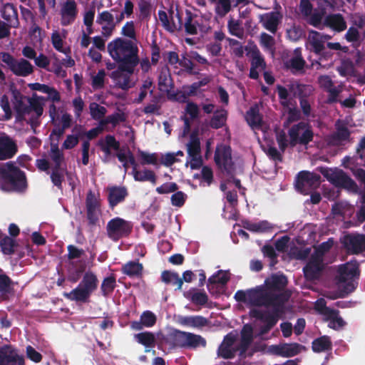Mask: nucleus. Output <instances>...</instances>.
<instances>
[{
	"mask_svg": "<svg viewBox=\"0 0 365 365\" xmlns=\"http://www.w3.org/2000/svg\"><path fill=\"white\" fill-rule=\"evenodd\" d=\"M107 48L111 58L120 63L122 69L135 68L139 63L138 48L131 40L116 38L108 43Z\"/></svg>",
	"mask_w": 365,
	"mask_h": 365,
	"instance_id": "f257e3e1",
	"label": "nucleus"
},
{
	"mask_svg": "<svg viewBox=\"0 0 365 365\" xmlns=\"http://www.w3.org/2000/svg\"><path fill=\"white\" fill-rule=\"evenodd\" d=\"M288 283L287 277L283 274H273L264 281V285L257 286L263 295L264 304L270 302L285 304L289 299L291 294L288 291H284Z\"/></svg>",
	"mask_w": 365,
	"mask_h": 365,
	"instance_id": "f03ea898",
	"label": "nucleus"
},
{
	"mask_svg": "<svg viewBox=\"0 0 365 365\" xmlns=\"http://www.w3.org/2000/svg\"><path fill=\"white\" fill-rule=\"evenodd\" d=\"M98 279L96 274L91 272H86L78 286L70 292H64L63 297L76 303H88L92 294L98 287Z\"/></svg>",
	"mask_w": 365,
	"mask_h": 365,
	"instance_id": "7ed1b4c3",
	"label": "nucleus"
},
{
	"mask_svg": "<svg viewBox=\"0 0 365 365\" xmlns=\"http://www.w3.org/2000/svg\"><path fill=\"white\" fill-rule=\"evenodd\" d=\"M317 170L334 187L356 192L358 185L343 170L338 168L318 167Z\"/></svg>",
	"mask_w": 365,
	"mask_h": 365,
	"instance_id": "20e7f679",
	"label": "nucleus"
},
{
	"mask_svg": "<svg viewBox=\"0 0 365 365\" xmlns=\"http://www.w3.org/2000/svg\"><path fill=\"white\" fill-rule=\"evenodd\" d=\"M170 338L174 346L182 349H196L200 346L205 347L207 345L205 339L202 336L178 329L173 331Z\"/></svg>",
	"mask_w": 365,
	"mask_h": 365,
	"instance_id": "39448f33",
	"label": "nucleus"
},
{
	"mask_svg": "<svg viewBox=\"0 0 365 365\" xmlns=\"http://www.w3.org/2000/svg\"><path fill=\"white\" fill-rule=\"evenodd\" d=\"M256 307L272 308L271 312L264 311L262 319L260 320L264 324L259 327V333L260 335L267 334L277 324L279 319L284 313L285 304L270 302L269 304L257 305Z\"/></svg>",
	"mask_w": 365,
	"mask_h": 365,
	"instance_id": "423d86ee",
	"label": "nucleus"
},
{
	"mask_svg": "<svg viewBox=\"0 0 365 365\" xmlns=\"http://www.w3.org/2000/svg\"><path fill=\"white\" fill-rule=\"evenodd\" d=\"M133 230V223L120 217L109 220L106 225L107 236L113 241L127 237Z\"/></svg>",
	"mask_w": 365,
	"mask_h": 365,
	"instance_id": "0eeeda50",
	"label": "nucleus"
},
{
	"mask_svg": "<svg viewBox=\"0 0 365 365\" xmlns=\"http://www.w3.org/2000/svg\"><path fill=\"white\" fill-rule=\"evenodd\" d=\"M1 56L2 61L15 76L26 77L33 73L34 66L28 60H18L8 52H1Z\"/></svg>",
	"mask_w": 365,
	"mask_h": 365,
	"instance_id": "6e6552de",
	"label": "nucleus"
},
{
	"mask_svg": "<svg viewBox=\"0 0 365 365\" xmlns=\"http://www.w3.org/2000/svg\"><path fill=\"white\" fill-rule=\"evenodd\" d=\"M0 175L2 179L16 188L26 187V175L24 171L15 165L13 162H8L0 166Z\"/></svg>",
	"mask_w": 365,
	"mask_h": 365,
	"instance_id": "1a4fd4ad",
	"label": "nucleus"
},
{
	"mask_svg": "<svg viewBox=\"0 0 365 365\" xmlns=\"http://www.w3.org/2000/svg\"><path fill=\"white\" fill-rule=\"evenodd\" d=\"M288 134L290 138L289 144L292 147L295 146L297 143L306 145L312 142L314 138L311 126L303 121L294 125L289 130Z\"/></svg>",
	"mask_w": 365,
	"mask_h": 365,
	"instance_id": "9d476101",
	"label": "nucleus"
},
{
	"mask_svg": "<svg viewBox=\"0 0 365 365\" xmlns=\"http://www.w3.org/2000/svg\"><path fill=\"white\" fill-rule=\"evenodd\" d=\"M321 176L319 174L307 170L300 171L296 178V189L304 195L309 194L312 190L319 187Z\"/></svg>",
	"mask_w": 365,
	"mask_h": 365,
	"instance_id": "9b49d317",
	"label": "nucleus"
},
{
	"mask_svg": "<svg viewBox=\"0 0 365 365\" xmlns=\"http://www.w3.org/2000/svg\"><path fill=\"white\" fill-rule=\"evenodd\" d=\"M236 340L237 336L232 333L225 335L217 349V356L225 359H233L237 352H240L239 345L235 346Z\"/></svg>",
	"mask_w": 365,
	"mask_h": 365,
	"instance_id": "f8f14e48",
	"label": "nucleus"
},
{
	"mask_svg": "<svg viewBox=\"0 0 365 365\" xmlns=\"http://www.w3.org/2000/svg\"><path fill=\"white\" fill-rule=\"evenodd\" d=\"M265 295H263L257 286L255 288L249 289L246 291L238 290L235 292L234 298L237 302L247 303L252 307L264 304L262 299H264Z\"/></svg>",
	"mask_w": 365,
	"mask_h": 365,
	"instance_id": "ddd939ff",
	"label": "nucleus"
},
{
	"mask_svg": "<svg viewBox=\"0 0 365 365\" xmlns=\"http://www.w3.org/2000/svg\"><path fill=\"white\" fill-rule=\"evenodd\" d=\"M98 145L106 156L110 155L111 150H114L118 151L116 157L120 162L123 163L128 161V151L126 153L122 152L120 143L115 139L114 135H107L105 137L104 141L98 142Z\"/></svg>",
	"mask_w": 365,
	"mask_h": 365,
	"instance_id": "4468645a",
	"label": "nucleus"
},
{
	"mask_svg": "<svg viewBox=\"0 0 365 365\" xmlns=\"http://www.w3.org/2000/svg\"><path fill=\"white\" fill-rule=\"evenodd\" d=\"M214 160L216 165L227 173H230L233 170L234 164L232 160V150L230 146L217 147L215 152Z\"/></svg>",
	"mask_w": 365,
	"mask_h": 365,
	"instance_id": "2eb2a0df",
	"label": "nucleus"
},
{
	"mask_svg": "<svg viewBox=\"0 0 365 365\" xmlns=\"http://www.w3.org/2000/svg\"><path fill=\"white\" fill-rule=\"evenodd\" d=\"M343 244L346 250L354 255L365 252V235L349 234L344 237Z\"/></svg>",
	"mask_w": 365,
	"mask_h": 365,
	"instance_id": "dca6fc26",
	"label": "nucleus"
},
{
	"mask_svg": "<svg viewBox=\"0 0 365 365\" xmlns=\"http://www.w3.org/2000/svg\"><path fill=\"white\" fill-rule=\"evenodd\" d=\"M323 269V260L311 256L309 262L303 267V272L307 280L314 281L320 277Z\"/></svg>",
	"mask_w": 365,
	"mask_h": 365,
	"instance_id": "f3484780",
	"label": "nucleus"
},
{
	"mask_svg": "<svg viewBox=\"0 0 365 365\" xmlns=\"http://www.w3.org/2000/svg\"><path fill=\"white\" fill-rule=\"evenodd\" d=\"M338 272L339 282H346V281L354 279L359 276V264L356 259H351L341 264L339 267Z\"/></svg>",
	"mask_w": 365,
	"mask_h": 365,
	"instance_id": "a211bd4d",
	"label": "nucleus"
},
{
	"mask_svg": "<svg viewBox=\"0 0 365 365\" xmlns=\"http://www.w3.org/2000/svg\"><path fill=\"white\" fill-rule=\"evenodd\" d=\"M61 24L66 26L73 24L78 15L77 4L74 0H67L61 6Z\"/></svg>",
	"mask_w": 365,
	"mask_h": 365,
	"instance_id": "6ab92c4d",
	"label": "nucleus"
},
{
	"mask_svg": "<svg viewBox=\"0 0 365 365\" xmlns=\"http://www.w3.org/2000/svg\"><path fill=\"white\" fill-rule=\"evenodd\" d=\"M18 151L15 140L6 134L0 135V160L12 158Z\"/></svg>",
	"mask_w": 365,
	"mask_h": 365,
	"instance_id": "aec40b11",
	"label": "nucleus"
},
{
	"mask_svg": "<svg viewBox=\"0 0 365 365\" xmlns=\"http://www.w3.org/2000/svg\"><path fill=\"white\" fill-rule=\"evenodd\" d=\"M12 102L16 112V120L23 121L25 120V115L29 114V105L24 103V96L18 89H11Z\"/></svg>",
	"mask_w": 365,
	"mask_h": 365,
	"instance_id": "412c9836",
	"label": "nucleus"
},
{
	"mask_svg": "<svg viewBox=\"0 0 365 365\" xmlns=\"http://www.w3.org/2000/svg\"><path fill=\"white\" fill-rule=\"evenodd\" d=\"M109 207L113 209L118 204L125 201L128 195V190L124 186H111L107 188Z\"/></svg>",
	"mask_w": 365,
	"mask_h": 365,
	"instance_id": "4be33fe9",
	"label": "nucleus"
},
{
	"mask_svg": "<svg viewBox=\"0 0 365 365\" xmlns=\"http://www.w3.org/2000/svg\"><path fill=\"white\" fill-rule=\"evenodd\" d=\"M304 346L298 343H284L272 346L274 354L282 357H292L299 354Z\"/></svg>",
	"mask_w": 365,
	"mask_h": 365,
	"instance_id": "5701e85b",
	"label": "nucleus"
},
{
	"mask_svg": "<svg viewBox=\"0 0 365 365\" xmlns=\"http://www.w3.org/2000/svg\"><path fill=\"white\" fill-rule=\"evenodd\" d=\"M283 18L282 14L279 11H271L260 16V22L263 27L275 34L277 31L278 26Z\"/></svg>",
	"mask_w": 365,
	"mask_h": 365,
	"instance_id": "b1692460",
	"label": "nucleus"
},
{
	"mask_svg": "<svg viewBox=\"0 0 365 365\" xmlns=\"http://www.w3.org/2000/svg\"><path fill=\"white\" fill-rule=\"evenodd\" d=\"M0 365H24V358L11 348L0 349Z\"/></svg>",
	"mask_w": 365,
	"mask_h": 365,
	"instance_id": "393cba45",
	"label": "nucleus"
},
{
	"mask_svg": "<svg viewBox=\"0 0 365 365\" xmlns=\"http://www.w3.org/2000/svg\"><path fill=\"white\" fill-rule=\"evenodd\" d=\"M240 341L239 343L240 354L241 358H245L246 352L253 340V329L251 325L245 324L241 330Z\"/></svg>",
	"mask_w": 365,
	"mask_h": 365,
	"instance_id": "a878e982",
	"label": "nucleus"
},
{
	"mask_svg": "<svg viewBox=\"0 0 365 365\" xmlns=\"http://www.w3.org/2000/svg\"><path fill=\"white\" fill-rule=\"evenodd\" d=\"M289 91L299 101L307 100L313 94L314 88L311 85L294 83L289 85Z\"/></svg>",
	"mask_w": 365,
	"mask_h": 365,
	"instance_id": "bb28decb",
	"label": "nucleus"
},
{
	"mask_svg": "<svg viewBox=\"0 0 365 365\" xmlns=\"http://www.w3.org/2000/svg\"><path fill=\"white\" fill-rule=\"evenodd\" d=\"M185 31L192 36L197 34V29L201 26L200 21H202V19L188 9L185 10Z\"/></svg>",
	"mask_w": 365,
	"mask_h": 365,
	"instance_id": "cd10ccee",
	"label": "nucleus"
},
{
	"mask_svg": "<svg viewBox=\"0 0 365 365\" xmlns=\"http://www.w3.org/2000/svg\"><path fill=\"white\" fill-rule=\"evenodd\" d=\"M121 272L130 278L139 279L143 276V265L138 259L128 261L122 266Z\"/></svg>",
	"mask_w": 365,
	"mask_h": 365,
	"instance_id": "c85d7f7f",
	"label": "nucleus"
},
{
	"mask_svg": "<svg viewBox=\"0 0 365 365\" xmlns=\"http://www.w3.org/2000/svg\"><path fill=\"white\" fill-rule=\"evenodd\" d=\"M230 280L228 274L222 270L217 271L215 274L208 278L207 287L210 293L217 292V284L225 286Z\"/></svg>",
	"mask_w": 365,
	"mask_h": 365,
	"instance_id": "c756f323",
	"label": "nucleus"
},
{
	"mask_svg": "<svg viewBox=\"0 0 365 365\" xmlns=\"http://www.w3.org/2000/svg\"><path fill=\"white\" fill-rule=\"evenodd\" d=\"M324 25L332 30L341 32L346 29V23L341 14H332L326 16Z\"/></svg>",
	"mask_w": 365,
	"mask_h": 365,
	"instance_id": "7c9ffc66",
	"label": "nucleus"
},
{
	"mask_svg": "<svg viewBox=\"0 0 365 365\" xmlns=\"http://www.w3.org/2000/svg\"><path fill=\"white\" fill-rule=\"evenodd\" d=\"M305 64L306 61L302 56L300 51L297 48L294 50V56L287 61L286 67L290 69L294 74L296 73H303Z\"/></svg>",
	"mask_w": 365,
	"mask_h": 365,
	"instance_id": "2f4dec72",
	"label": "nucleus"
},
{
	"mask_svg": "<svg viewBox=\"0 0 365 365\" xmlns=\"http://www.w3.org/2000/svg\"><path fill=\"white\" fill-rule=\"evenodd\" d=\"M1 16L12 28L16 29L19 26L18 11L12 4H6L4 6Z\"/></svg>",
	"mask_w": 365,
	"mask_h": 365,
	"instance_id": "473e14b6",
	"label": "nucleus"
},
{
	"mask_svg": "<svg viewBox=\"0 0 365 365\" xmlns=\"http://www.w3.org/2000/svg\"><path fill=\"white\" fill-rule=\"evenodd\" d=\"M309 41L312 46V51L314 53L325 56V46L319 32L311 30L309 34Z\"/></svg>",
	"mask_w": 365,
	"mask_h": 365,
	"instance_id": "72a5a7b5",
	"label": "nucleus"
},
{
	"mask_svg": "<svg viewBox=\"0 0 365 365\" xmlns=\"http://www.w3.org/2000/svg\"><path fill=\"white\" fill-rule=\"evenodd\" d=\"M184 297L195 305L205 306L208 302V296L205 292L194 288L185 292Z\"/></svg>",
	"mask_w": 365,
	"mask_h": 365,
	"instance_id": "f704fd0d",
	"label": "nucleus"
},
{
	"mask_svg": "<svg viewBox=\"0 0 365 365\" xmlns=\"http://www.w3.org/2000/svg\"><path fill=\"white\" fill-rule=\"evenodd\" d=\"M245 118L252 128H259L262 125V117L257 106H252L247 111Z\"/></svg>",
	"mask_w": 365,
	"mask_h": 365,
	"instance_id": "c9c22d12",
	"label": "nucleus"
},
{
	"mask_svg": "<svg viewBox=\"0 0 365 365\" xmlns=\"http://www.w3.org/2000/svg\"><path fill=\"white\" fill-rule=\"evenodd\" d=\"M332 349V342L329 336L324 335L313 340L312 349L315 353L330 351Z\"/></svg>",
	"mask_w": 365,
	"mask_h": 365,
	"instance_id": "e433bc0d",
	"label": "nucleus"
},
{
	"mask_svg": "<svg viewBox=\"0 0 365 365\" xmlns=\"http://www.w3.org/2000/svg\"><path fill=\"white\" fill-rule=\"evenodd\" d=\"M135 341L144 346L145 348H153L155 346V336L153 332L143 331L134 335ZM150 349H146L145 352H149Z\"/></svg>",
	"mask_w": 365,
	"mask_h": 365,
	"instance_id": "4c0bfd02",
	"label": "nucleus"
},
{
	"mask_svg": "<svg viewBox=\"0 0 365 365\" xmlns=\"http://www.w3.org/2000/svg\"><path fill=\"white\" fill-rule=\"evenodd\" d=\"M161 280L166 284H172L176 286V289H181L182 286V279L180 277L177 272L169 270H164L161 273Z\"/></svg>",
	"mask_w": 365,
	"mask_h": 365,
	"instance_id": "58836bf2",
	"label": "nucleus"
},
{
	"mask_svg": "<svg viewBox=\"0 0 365 365\" xmlns=\"http://www.w3.org/2000/svg\"><path fill=\"white\" fill-rule=\"evenodd\" d=\"M227 115V111L224 109L215 110L214 112L213 116L210 120V127L213 129H219L222 128L226 123Z\"/></svg>",
	"mask_w": 365,
	"mask_h": 365,
	"instance_id": "ea45409f",
	"label": "nucleus"
},
{
	"mask_svg": "<svg viewBox=\"0 0 365 365\" xmlns=\"http://www.w3.org/2000/svg\"><path fill=\"white\" fill-rule=\"evenodd\" d=\"M27 100L29 102V114L34 111L36 115V118H38L43 113V105L41 101L44 100V98L37 97L36 94H34L32 98H28Z\"/></svg>",
	"mask_w": 365,
	"mask_h": 365,
	"instance_id": "a19ab883",
	"label": "nucleus"
},
{
	"mask_svg": "<svg viewBox=\"0 0 365 365\" xmlns=\"http://www.w3.org/2000/svg\"><path fill=\"white\" fill-rule=\"evenodd\" d=\"M187 154L190 157L197 156L200 155V141L197 136V132L194 131L191 133L190 137V142L187 145Z\"/></svg>",
	"mask_w": 365,
	"mask_h": 365,
	"instance_id": "79ce46f5",
	"label": "nucleus"
},
{
	"mask_svg": "<svg viewBox=\"0 0 365 365\" xmlns=\"http://www.w3.org/2000/svg\"><path fill=\"white\" fill-rule=\"evenodd\" d=\"M84 271V265H80L77 267L73 262H71L67 269L68 280L72 283L77 282L81 279Z\"/></svg>",
	"mask_w": 365,
	"mask_h": 365,
	"instance_id": "37998d69",
	"label": "nucleus"
},
{
	"mask_svg": "<svg viewBox=\"0 0 365 365\" xmlns=\"http://www.w3.org/2000/svg\"><path fill=\"white\" fill-rule=\"evenodd\" d=\"M132 173L135 181H150L153 184H155L156 182V175L153 170L145 169L141 171L137 169Z\"/></svg>",
	"mask_w": 365,
	"mask_h": 365,
	"instance_id": "c03bdc74",
	"label": "nucleus"
},
{
	"mask_svg": "<svg viewBox=\"0 0 365 365\" xmlns=\"http://www.w3.org/2000/svg\"><path fill=\"white\" fill-rule=\"evenodd\" d=\"M116 287V280L115 277L114 275H110L104 278L103 280L101 289L102 292V295L103 297H108L110 295Z\"/></svg>",
	"mask_w": 365,
	"mask_h": 365,
	"instance_id": "a18cd8bd",
	"label": "nucleus"
},
{
	"mask_svg": "<svg viewBox=\"0 0 365 365\" xmlns=\"http://www.w3.org/2000/svg\"><path fill=\"white\" fill-rule=\"evenodd\" d=\"M139 158H140V163L142 165H156L158 162V155L157 153H146L143 150H138V151Z\"/></svg>",
	"mask_w": 365,
	"mask_h": 365,
	"instance_id": "49530a36",
	"label": "nucleus"
},
{
	"mask_svg": "<svg viewBox=\"0 0 365 365\" xmlns=\"http://www.w3.org/2000/svg\"><path fill=\"white\" fill-rule=\"evenodd\" d=\"M337 71L343 77L354 75L355 68L353 61L349 58L342 60L341 66L337 68Z\"/></svg>",
	"mask_w": 365,
	"mask_h": 365,
	"instance_id": "de8ad7c7",
	"label": "nucleus"
},
{
	"mask_svg": "<svg viewBox=\"0 0 365 365\" xmlns=\"http://www.w3.org/2000/svg\"><path fill=\"white\" fill-rule=\"evenodd\" d=\"M351 133L347 127L341 125L336 128V132L332 135V140L334 142H342L349 140Z\"/></svg>",
	"mask_w": 365,
	"mask_h": 365,
	"instance_id": "09e8293b",
	"label": "nucleus"
},
{
	"mask_svg": "<svg viewBox=\"0 0 365 365\" xmlns=\"http://www.w3.org/2000/svg\"><path fill=\"white\" fill-rule=\"evenodd\" d=\"M51 43L53 46L58 51L63 53L64 54H68L71 53L70 48H65L63 46V39L61 38L59 33L58 31H54L51 34Z\"/></svg>",
	"mask_w": 365,
	"mask_h": 365,
	"instance_id": "8fccbe9b",
	"label": "nucleus"
},
{
	"mask_svg": "<svg viewBox=\"0 0 365 365\" xmlns=\"http://www.w3.org/2000/svg\"><path fill=\"white\" fill-rule=\"evenodd\" d=\"M89 109L91 115L94 120H100L103 118L107 112V110L104 106H101L95 102L90 103Z\"/></svg>",
	"mask_w": 365,
	"mask_h": 365,
	"instance_id": "3c124183",
	"label": "nucleus"
},
{
	"mask_svg": "<svg viewBox=\"0 0 365 365\" xmlns=\"http://www.w3.org/2000/svg\"><path fill=\"white\" fill-rule=\"evenodd\" d=\"M215 13L220 17H224L231 10L230 0H217L215 2Z\"/></svg>",
	"mask_w": 365,
	"mask_h": 365,
	"instance_id": "603ef678",
	"label": "nucleus"
},
{
	"mask_svg": "<svg viewBox=\"0 0 365 365\" xmlns=\"http://www.w3.org/2000/svg\"><path fill=\"white\" fill-rule=\"evenodd\" d=\"M179 65L184 68L185 71L189 75H197L200 73L198 71H195L193 70L194 63L192 61V58H189L187 56V54L181 55V58H180Z\"/></svg>",
	"mask_w": 365,
	"mask_h": 365,
	"instance_id": "864d4df0",
	"label": "nucleus"
},
{
	"mask_svg": "<svg viewBox=\"0 0 365 365\" xmlns=\"http://www.w3.org/2000/svg\"><path fill=\"white\" fill-rule=\"evenodd\" d=\"M1 251L5 255H12L14 252L15 241L10 237L6 236L0 242Z\"/></svg>",
	"mask_w": 365,
	"mask_h": 365,
	"instance_id": "5fc2aeb1",
	"label": "nucleus"
},
{
	"mask_svg": "<svg viewBox=\"0 0 365 365\" xmlns=\"http://www.w3.org/2000/svg\"><path fill=\"white\" fill-rule=\"evenodd\" d=\"M245 227L247 230L255 232H264L272 229L271 224L265 220L257 223L249 224Z\"/></svg>",
	"mask_w": 365,
	"mask_h": 365,
	"instance_id": "6e6d98bb",
	"label": "nucleus"
},
{
	"mask_svg": "<svg viewBox=\"0 0 365 365\" xmlns=\"http://www.w3.org/2000/svg\"><path fill=\"white\" fill-rule=\"evenodd\" d=\"M265 61L261 56L259 50L255 46L252 51L251 66L259 68L265 67Z\"/></svg>",
	"mask_w": 365,
	"mask_h": 365,
	"instance_id": "4d7b16f0",
	"label": "nucleus"
},
{
	"mask_svg": "<svg viewBox=\"0 0 365 365\" xmlns=\"http://www.w3.org/2000/svg\"><path fill=\"white\" fill-rule=\"evenodd\" d=\"M333 246V241L329 239L327 242L321 243L315 250V252L312 256L315 257L323 260L324 255L329 251Z\"/></svg>",
	"mask_w": 365,
	"mask_h": 365,
	"instance_id": "13d9d810",
	"label": "nucleus"
},
{
	"mask_svg": "<svg viewBox=\"0 0 365 365\" xmlns=\"http://www.w3.org/2000/svg\"><path fill=\"white\" fill-rule=\"evenodd\" d=\"M105 76L106 71L104 69H101L98 71L97 74L92 78L91 86L93 89H101L105 86Z\"/></svg>",
	"mask_w": 365,
	"mask_h": 365,
	"instance_id": "bf43d9fd",
	"label": "nucleus"
},
{
	"mask_svg": "<svg viewBox=\"0 0 365 365\" xmlns=\"http://www.w3.org/2000/svg\"><path fill=\"white\" fill-rule=\"evenodd\" d=\"M140 319H141L145 327L148 328L153 327L157 321L155 314L149 310L144 311L141 314Z\"/></svg>",
	"mask_w": 365,
	"mask_h": 365,
	"instance_id": "052dcab7",
	"label": "nucleus"
},
{
	"mask_svg": "<svg viewBox=\"0 0 365 365\" xmlns=\"http://www.w3.org/2000/svg\"><path fill=\"white\" fill-rule=\"evenodd\" d=\"M100 207L99 200L96 196L95 193L90 190L86 198V210H98Z\"/></svg>",
	"mask_w": 365,
	"mask_h": 365,
	"instance_id": "680f3d73",
	"label": "nucleus"
},
{
	"mask_svg": "<svg viewBox=\"0 0 365 365\" xmlns=\"http://www.w3.org/2000/svg\"><path fill=\"white\" fill-rule=\"evenodd\" d=\"M139 8V17L140 19L144 20L150 18L151 13V4L149 1L145 0H140L138 3Z\"/></svg>",
	"mask_w": 365,
	"mask_h": 365,
	"instance_id": "e2e57ef3",
	"label": "nucleus"
},
{
	"mask_svg": "<svg viewBox=\"0 0 365 365\" xmlns=\"http://www.w3.org/2000/svg\"><path fill=\"white\" fill-rule=\"evenodd\" d=\"M158 86L159 89L162 91H168L169 88H172L173 83L170 75L161 73L159 76Z\"/></svg>",
	"mask_w": 365,
	"mask_h": 365,
	"instance_id": "0e129e2a",
	"label": "nucleus"
},
{
	"mask_svg": "<svg viewBox=\"0 0 365 365\" xmlns=\"http://www.w3.org/2000/svg\"><path fill=\"white\" fill-rule=\"evenodd\" d=\"M227 41L231 47L232 53L237 58H242L244 55V47L242 46L241 43L236 39L230 38H227Z\"/></svg>",
	"mask_w": 365,
	"mask_h": 365,
	"instance_id": "69168bd1",
	"label": "nucleus"
},
{
	"mask_svg": "<svg viewBox=\"0 0 365 365\" xmlns=\"http://www.w3.org/2000/svg\"><path fill=\"white\" fill-rule=\"evenodd\" d=\"M0 106L4 112V120H10L12 118V111L9 97L6 94L3 95L0 98Z\"/></svg>",
	"mask_w": 365,
	"mask_h": 365,
	"instance_id": "338daca9",
	"label": "nucleus"
},
{
	"mask_svg": "<svg viewBox=\"0 0 365 365\" xmlns=\"http://www.w3.org/2000/svg\"><path fill=\"white\" fill-rule=\"evenodd\" d=\"M96 23L99 25H102L104 23H106L108 25L115 24L113 14L108 11H103L99 13L97 16Z\"/></svg>",
	"mask_w": 365,
	"mask_h": 365,
	"instance_id": "774afa93",
	"label": "nucleus"
}]
</instances>
